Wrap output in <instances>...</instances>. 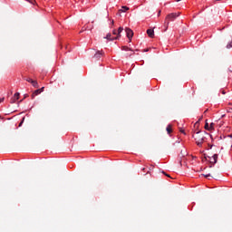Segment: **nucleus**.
<instances>
[{
    "instance_id": "obj_1",
    "label": "nucleus",
    "mask_w": 232,
    "mask_h": 232,
    "mask_svg": "<svg viewBox=\"0 0 232 232\" xmlns=\"http://www.w3.org/2000/svg\"><path fill=\"white\" fill-rule=\"evenodd\" d=\"M206 135H208V132L205 130H198L193 135V139L196 140L197 146H199V148L204 144V140H206Z\"/></svg>"
},
{
    "instance_id": "obj_2",
    "label": "nucleus",
    "mask_w": 232,
    "mask_h": 232,
    "mask_svg": "<svg viewBox=\"0 0 232 232\" xmlns=\"http://www.w3.org/2000/svg\"><path fill=\"white\" fill-rule=\"evenodd\" d=\"M180 16V13H170L169 14L166 18H165V24H164V28H165V32L166 30H168L169 26V21H175V19H177V17Z\"/></svg>"
},
{
    "instance_id": "obj_3",
    "label": "nucleus",
    "mask_w": 232,
    "mask_h": 232,
    "mask_svg": "<svg viewBox=\"0 0 232 232\" xmlns=\"http://www.w3.org/2000/svg\"><path fill=\"white\" fill-rule=\"evenodd\" d=\"M124 30V28L122 27H119L118 29V35L111 37V34H107L105 39H107L108 41H117L119 39H121V34H122V31Z\"/></svg>"
},
{
    "instance_id": "obj_4",
    "label": "nucleus",
    "mask_w": 232,
    "mask_h": 232,
    "mask_svg": "<svg viewBox=\"0 0 232 232\" xmlns=\"http://www.w3.org/2000/svg\"><path fill=\"white\" fill-rule=\"evenodd\" d=\"M125 34L130 42H131V39L133 38V31L130 28H125Z\"/></svg>"
},
{
    "instance_id": "obj_5",
    "label": "nucleus",
    "mask_w": 232,
    "mask_h": 232,
    "mask_svg": "<svg viewBox=\"0 0 232 232\" xmlns=\"http://www.w3.org/2000/svg\"><path fill=\"white\" fill-rule=\"evenodd\" d=\"M104 55V53L102 51H97L93 56V58L96 60V61H100L101 60V57H102Z\"/></svg>"
},
{
    "instance_id": "obj_6",
    "label": "nucleus",
    "mask_w": 232,
    "mask_h": 232,
    "mask_svg": "<svg viewBox=\"0 0 232 232\" xmlns=\"http://www.w3.org/2000/svg\"><path fill=\"white\" fill-rule=\"evenodd\" d=\"M210 159V164H217L218 160V154H214Z\"/></svg>"
},
{
    "instance_id": "obj_7",
    "label": "nucleus",
    "mask_w": 232,
    "mask_h": 232,
    "mask_svg": "<svg viewBox=\"0 0 232 232\" xmlns=\"http://www.w3.org/2000/svg\"><path fill=\"white\" fill-rule=\"evenodd\" d=\"M147 34L149 35V37L153 39V37H155V31L153 29H148L147 30Z\"/></svg>"
},
{
    "instance_id": "obj_8",
    "label": "nucleus",
    "mask_w": 232,
    "mask_h": 232,
    "mask_svg": "<svg viewBox=\"0 0 232 232\" xmlns=\"http://www.w3.org/2000/svg\"><path fill=\"white\" fill-rule=\"evenodd\" d=\"M121 50H122L123 52H129V51L132 52V53L129 54V57H131V55H133V53H135L133 52V50L130 49V47H128V46H122V47H121Z\"/></svg>"
},
{
    "instance_id": "obj_9",
    "label": "nucleus",
    "mask_w": 232,
    "mask_h": 232,
    "mask_svg": "<svg viewBox=\"0 0 232 232\" xmlns=\"http://www.w3.org/2000/svg\"><path fill=\"white\" fill-rule=\"evenodd\" d=\"M31 84L34 86V88H39V83L35 80H33Z\"/></svg>"
},
{
    "instance_id": "obj_10",
    "label": "nucleus",
    "mask_w": 232,
    "mask_h": 232,
    "mask_svg": "<svg viewBox=\"0 0 232 232\" xmlns=\"http://www.w3.org/2000/svg\"><path fill=\"white\" fill-rule=\"evenodd\" d=\"M19 92H15L14 95L13 102H15V101H19Z\"/></svg>"
},
{
    "instance_id": "obj_11",
    "label": "nucleus",
    "mask_w": 232,
    "mask_h": 232,
    "mask_svg": "<svg viewBox=\"0 0 232 232\" xmlns=\"http://www.w3.org/2000/svg\"><path fill=\"white\" fill-rule=\"evenodd\" d=\"M41 93V90H35L34 92H33V94H32V97H33V99H34V97H35V96H37V95H39Z\"/></svg>"
},
{
    "instance_id": "obj_12",
    "label": "nucleus",
    "mask_w": 232,
    "mask_h": 232,
    "mask_svg": "<svg viewBox=\"0 0 232 232\" xmlns=\"http://www.w3.org/2000/svg\"><path fill=\"white\" fill-rule=\"evenodd\" d=\"M128 10H130V7L126 6V5H123L121 7V9L120 10V12H128Z\"/></svg>"
},
{
    "instance_id": "obj_13",
    "label": "nucleus",
    "mask_w": 232,
    "mask_h": 232,
    "mask_svg": "<svg viewBox=\"0 0 232 232\" xmlns=\"http://www.w3.org/2000/svg\"><path fill=\"white\" fill-rule=\"evenodd\" d=\"M166 130H167L168 134L169 135V133H171V131H173V130L171 129V125H168L166 128Z\"/></svg>"
},
{
    "instance_id": "obj_14",
    "label": "nucleus",
    "mask_w": 232,
    "mask_h": 232,
    "mask_svg": "<svg viewBox=\"0 0 232 232\" xmlns=\"http://www.w3.org/2000/svg\"><path fill=\"white\" fill-rule=\"evenodd\" d=\"M112 34H113V35H116V37H117V35H119V31H117V30H113L112 31Z\"/></svg>"
},
{
    "instance_id": "obj_15",
    "label": "nucleus",
    "mask_w": 232,
    "mask_h": 232,
    "mask_svg": "<svg viewBox=\"0 0 232 232\" xmlns=\"http://www.w3.org/2000/svg\"><path fill=\"white\" fill-rule=\"evenodd\" d=\"M215 123H210V125L208 126V130H211L214 129Z\"/></svg>"
},
{
    "instance_id": "obj_16",
    "label": "nucleus",
    "mask_w": 232,
    "mask_h": 232,
    "mask_svg": "<svg viewBox=\"0 0 232 232\" xmlns=\"http://www.w3.org/2000/svg\"><path fill=\"white\" fill-rule=\"evenodd\" d=\"M227 50H229V48H232V42H230L227 44Z\"/></svg>"
},
{
    "instance_id": "obj_17",
    "label": "nucleus",
    "mask_w": 232,
    "mask_h": 232,
    "mask_svg": "<svg viewBox=\"0 0 232 232\" xmlns=\"http://www.w3.org/2000/svg\"><path fill=\"white\" fill-rule=\"evenodd\" d=\"M205 130L209 131V124L208 122L205 123Z\"/></svg>"
},
{
    "instance_id": "obj_18",
    "label": "nucleus",
    "mask_w": 232,
    "mask_h": 232,
    "mask_svg": "<svg viewBox=\"0 0 232 232\" xmlns=\"http://www.w3.org/2000/svg\"><path fill=\"white\" fill-rule=\"evenodd\" d=\"M31 5H35V0H26Z\"/></svg>"
},
{
    "instance_id": "obj_19",
    "label": "nucleus",
    "mask_w": 232,
    "mask_h": 232,
    "mask_svg": "<svg viewBox=\"0 0 232 232\" xmlns=\"http://www.w3.org/2000/svg\"><path fill=\"white\" fill-rule=\"evenodd\" d=\"M25 81L31 83L34 80L32 78H25Z\"/></svg>"
},
{
    "instance_id": "obj_20",
    "label": "nucleus",
    "mask_w": 232,
    "mask_h": 232,
    "mask_svg": "<svg viewBox=\"0 0 232 232\" xmlns=\"http://www.w3.org/2000/svg\"><path fill=\"white\" fill-rule=\"evenodd\" d=\"M24 122V118H23L22 121L19 124V127L23 126V123Z\"/></svg>"
},
{
    "instance_id": "obj_21",
    "label": "nucleus",
    "mask_w": 232,
    "mask_h": 232,
    "mask_svg": "<svg viewBox=\"0 0 232 232\" xmlns=\"http://www.w3.org/2000/svg\"><path fill=\"white\" fill-rule=\"evenodd\" d=\"M154 168H155V166L150 165V168H149L150 171H151V169H154Z\"/></svg>"
},
{
    "instance_id": "obj_22",
    "label": "nucleus",
    "mask_w": 232,
    "mask_h": 232,
    "mask_svg": "<svg viewBox=\"0 0 232 232\" xmlns=\"http://www.w3.org/2000/svg\"><path fill=\"white\" fill-rule=\"evenodd\" d=\"M161 173H163V175H166V177H169V175L167 174L164 170H162Z\"/></svg>"
},
{
    "instance_id": "obj_23",
    "label": "nucleus",
    "mask_w": 232,
    "mask_h": 232,
    "mask_svg": "<svg viewBox=\"0 0 232 232\" xmlns=\"http://www.w3.org/2000/svg\"><path fill=\"white\" fill-rule=\"evenodd\" d=\"M203 177H206V179H208V177H211V174H206V175L203 174Z\"/></svg>"
},
{
    "instance_id": "obj_24",
    "label": "nucleus",
    "mask_w": 232,
    "mask_h": 232,
    "mask_svg": "<svg viewBox=\"0 0 232 232\" xmlns=\"http://www.w3.org/2000/svg\"><path fill=\"white\" fill-rule=\"evenodd\" d=\"M38 90H41V93H43V92L44 91V87H42L41 89H38Z\"/></svg>"
},
{
    "instance_id": "obj_25",
    "label": "nucleus",
    "mask_w": 232,
    "mask_h": 232,
    "mask_svg": "<svg viewBox=\"0 0 232 232\" xmlns=\"http://www.w3.org/2000/svg\"><path fill=\"white\" fill-rule=\"evenodd\" d=\"M111 24L113 26V24H115V22L113 20H111Z\"/></svg>"
},
{
    "instance_id": "obj_26",
    "label": "nucleus",
    "mask_w": 232,
    "mask_h": 232,
    "mask_svg": "<svg viewBox=\"0 0 232 232\" xmlns=\"http://www.w3.org/2000/svg\"><path fill=\"white\" fill-rule=\"evenodd\" d=\"M5 102V98H1L0 102Z\"/></svg>"
},
{
    "instance_id": "obj_27",
    "label": "nucleus",
    "mask_w": 232,
    "mask_h": 232,
    "mask_svg": "<svg viewBox=\"0 0 232 232\" xmlns=\"http://www.w3.org/2000/svg\"><path fill=\"white\" fill-rule=\"evenodd\" d=\"M180 132L186 135V132L184 131V130H180Z\"/></svg>"
},
{
    "instance_id": "obj_28",
    "label": "nucleus",
    "mask_w": 232,
    "mask_h": 232,
    "mask_svg": "<svg viewBox=\"0 0 232 232\" xmlns=\"http://www.w3.org/2000/svg\"><path fill=\"white\" fill-rule=\"evenodd\" d=\"M186 155V153H183L181 150V157H184Z\"/></svg>"
},
{
    "instance_id": "obj_29",
    "label": "nucleus",
    "mask_w": 232,
    "mask_h": 232,
    "mask_svg": "<svg viewBox=\"0 0 232 232\" xmlns=\"http://www.w3.org/2000/svg\"><path fill=\"white\" fill-rule=\"evenodd\" d=\"M222 94H223V95H226V92H225V91H222Z\"/></svg>"
},
{
    "instance_id": "obj_30",
    "label": "nucleus",
    "mask_w": 232,
    "mask_h": 232,
    "mask_svg": "<svg viewBox=\"0 0 232 232\" xmlns=\"http://www.w3.org/2000/svg\"><path fill=\"white\" fill-rule=\"evenodd\" d=\"M227 137H229L230 139H232V134H229Z\"/></svg>"
},
{
    "instance_id": "obj_31",
    "label": "nucleus",
    "mask_w": 232,
    "mask_h": 232,
    "mask_svg": "<svg viewBox=\"0 0 232 232\" xmlns=\"http://www.w3.org/2000/svg\"><path fill=\"white\" fill-rule=\"evenodd\" d=\"M150 50L149 49H145L144 52H149Z\"/></svg>"
},
{
    "instance_id": "obj_32",
    "label": "nucleus",
    "mask_w": 232,
    "mask_h": 232,
    "mask_svg": "<svg viewBox=\"0 0 232 232\" xmlns=\"http://www.w3.org/2000/svg\"><path fill=\"white\" fill-rule=\"evenodd\" d=\"M180 1H182V0H176L177 3L180 2Z\"/></svg>"
},
{
    "instance_id": "obj_33",
    "label": "nucleus",
    "mask_w": 232,
    "mask_h": 232,
    "mask_svg": "<svg viewBox=\"0 0 232 232\" xmlns=\"http://www.w3.org/2000/svg\"><path fill=\"white\" fill-rule=\"evenodd\" d=\"M158 15H160V11H159V14H158Z\"/></svg>"
},
{
    "instance_id": "obj_34",
    "label": "nucleus",
    "mask_w": 232,
    "mask_h": 232,
    "mask_svg": "<svg viewBox=\"0 0 232 232\" xmlns=\"http://www.w3.org/2000/svg\"><path fill=\"white\" fill-rule=\"evenodd\" d=\"M179 164L182 165V161H179Z\"/></svg>"
},
{
    "instance_id": "obj_35",
    "label": "nucleus",
    "mask_w": 232,
    "mask_h": 232,
    "mask_svg": "<svg viewBox=\"0 0 232 232\" xmlns=\"http://www.w3.org/2000/svg\"><path fill=\"white\" fill-rule=\"evenodd\" d=\"M2 119H3V118L0 116V121H2Z\"/></svg>"
},
{
    "instance_id": "obj_36",
    "label": "nucleus",
    "mask_w": 232,
    "mask_h": 232,
    "mask_svg": "<svg viewBox=\"0 0 232 232\" xmlns=\"http://www.w3.org/2000/svg\"><path fill=\"white\" fill-rule=\"evenodd\" d=\"M145 169H146L143 168V169H142V171H144Z\"/></svg>"
},
{
    "instance_id": "obj_37",
    "label": "nucleus",
    "mask_w": 232,
    "mask_h": 232,
    "mask_svg": "<svg viewBox=\"0 0 232 232\" xmlns=\"http://www.w3.org/2000/svg\"><path fill=\"white\" fill-rule=\"evenodd\" d=\"M147 173H150V171H148Z\"/></svg>"
}]
</instances>
